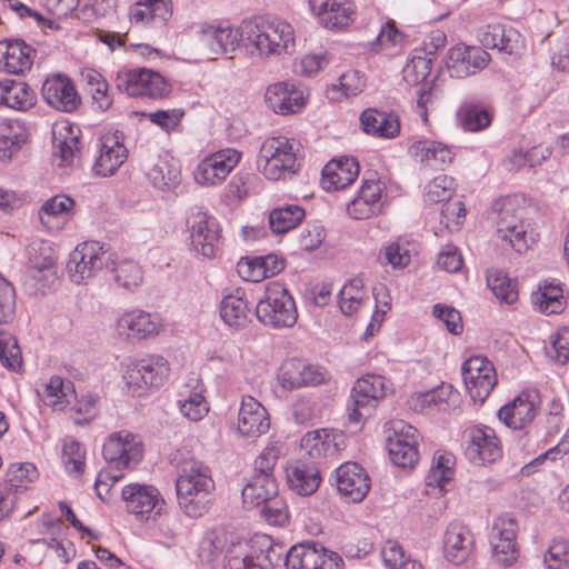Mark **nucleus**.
<instances>
[{
  "mask_svg": "<svg viewBox=\"0 0 569 569\" xmlns=\"http://www.w3.org/2000/svg\"><path fill=\"white\" fill-rule=\"evenodd\" d=\"M385 204V184L377 173L365 176L357 196L347 204V214L353 220H366L381 213Z\"/></svg>",
  "mask_w": 569,
  "mask_h": 569,
  "instance_id": "nucleus-13",
  "label": "nucleus"
},
{
  "mask_svg": "<svg viewBox=\"0 0 569 569\" xmlns=\"http://www.w3.org/2000/svg\"><path fill=\"white\" fill-rule=\"evenodd\" d=\"M34 56L36 50L21 39L0 41V64L8 73L19 74L29 70Z\"/></svg>",
  "mask_w": 569,
  "mask_h": 569,
  "instance_id": "nucleus-34",
  "label": "nucleus"
},
{
  "mask_svg": "<svg viewBox=\"0 0 569 569\" xmlns=\"http://www.w3.org/2000/svg\"><path fill=\"white\" fill-rule=\"evenodd\" d=\"M287 481L298 495L309 496L318 489L321 477L315 463L298 460L288 466Z\"/></svg>",
  "mask_w": 569,
  "mask_h": 569,
  "instance_id": "nucleus-40",
  "label": "nucleus"
},
{
  "mask_svg": "<svg viewBox=\"0 0 569 569\" xmlns=\"http://www.w3.org/2000/svg\"><path fill=\"white\" fill-rule=\"evenodd\" d=\"M72 383L64 380L59 376H53L48 382L43 383L41 389L38 390L39 396L47 406L54 409L62 410L66 405L70 402L72 397Z\"/></svg>",
  "mask_w": 569,
  "mask_h": 569,
  "instance_id": "nucleus-49",
  "label": "nucleus"
},
{
  "mask_svg": "<svg viewBox=\"0 0 569 569\" xmlns=\"http://www.w3.org/2000/svg\"><path fill=\"white\" fill-rule=\"evenodd\" d=\"M54 161L59 167L72 166L80 157V129L69 121L56 122L52 127Z\"/></svg>",
  "mask_w": 569,
  "mask_h": 569,
  "instance_id": "nucleus-27",
  "label": "nucleus"
},
{
  "mask_svg": "<svg viewBox=\"0 0 569 569\" xmlns=\"http://www.w3.org/2000/svg\"><path fill=\"white\" fill-rule=\"evenodd\" d=\"M359 174L355 158L341 157L329 161L322 169L321 183L325 190L336 191L350 186Z\"/></svg>",
  "mask_w": 569,
  "mask_h": 569,
  "instance_id": "nucleus-35",
  "label": "nucleus"
},
{
  "mask_svg": "<svg viewBox=\"0 0 569 569\" xmlns=\"http://www.w3.org/2000/svg\"><path fill=\"white\" fill-rule=\"evenodd\" d=\"M548 569H565L569 566V541L553 540L543 559Z\"/></svg>",
  "mask_w": 569,
  "mask_h": 569,
  "instance_id": "nucleus-64",
  "label": "nucleus"
},
{
  "mask_svg": "<svg viewBox=\"0 0 569 569\" xmlns=\"http://www.w3.org/2000/svg\"><path fill=\"white\" fill-rule=\"evenodd\" d=\"M242 36L260 54L290 53L296 46L293 27L279 18H258L242 23Z\"/></svg>",
  "mask_w": 569,
  "mask_h": 569,
  "instance_id": "nucleus-1",
  "label": "nucleus"
},
{
  "mask_svg": "<svg viewBox=\"0 0 569 569\" xmlns=\"http://www.w3.org/2000/svg\"><path fill=\"white\" fill-rule=\"evenodd\" d=\"M381 556L388 569H423L422 565L413 559L403 547L395 540H388L382 547Z\"/></svg>",
  "mask_w": 569,
  "mask_h": 569,
  "instance_id": "nucleus-54",
  "label": "nucleus"
},
{
  "mask_svg": "<svg viewBox=\"0 0 569 569\" xmlns=\"http://www.w3.org/2000/svg\"><path fill=\"white\" fill-rule=\"evenodd\" d=\"M0 362L12 371H17L22 365V355L17 339L3 331H0Z\"/></svg>",
  "mask_w": 569,
  "mask_h": 569,
  "instance_id": "nucleus-59",
  "label": "nucleus"
},
{
  "mask_svg": "<svg viewBox=\"0 0 569 569\" xmlns=\"http://www.w3.org/2000/svg\"><path fill=\"white\" fill-rule=\"evenodd\" d=\"M251 316L246 295L240 289L224 296L220 302V317L230 328H244L251 321Z\"/></svg>",
  "mask_w": 569,
  "mask_h": 569,
  "instance_id": "nucleus-41",
  "label": "nucleus"
},
{
  "mask_svg": "<svg viewBox=\"0 0 569 569\" xmlns=\"http://www.w3.org/2000/svg\"><path fill=\"white\" fill-rule=\"evenodd\" d=\"M30 276L36 280L56 276L53 251L49 243L36 241L28 247Z\"/></svg>",
  "mask_w": 569,
  "mask_h": 569,
  "instance_id": "nucleus-44",
  "label": "nucleus"
},
{
  "mask_svg": "<svg viewBox=\"0 0 569 569\" xmlns=\"http://www.w3.org/2000/svg\"><path fill=\"white\" fill-rule=\"evenodd\" d=\"M372 295L376 301V311L372 316V321L367 327V335H373V332L379 329L380 323L383 320V316L387 313L391 306V297L385 284L376 286L373 288Z\"/></svg>",
  "mask_w": 569,
  "mask_h": 569,
  "instance_id": "nucleus-63",
  "label": "nucleus"
},
{
  "mask_svg": "<svg viewBox=\"0 0 569 569\" xmlns=\"http://www.w3.org/2000/svg\"><path fill=\"white\" fill-rule=\"evenodd\" d=\"M162 322L158 315L141 309L123 312L117 320V335L126 341L136 342L158 336Z\"/></svg>",
  "mask_w": 569,
  "mask_h": 569,
  "instance_id": "nucleus-19",
  "label": "nucleus"
},
{
  "mask_svg": "<svg viewBox=\"0 0 569 569\" xmlns=\"http://www.w3.org/2000/svg\"><path fill=\"white\" fill-rule=\"evenodd\" d=\"M149 182L161 191L176 189L181 181V169L177 160L164 154L159 156L147 169Z\"/></svg>",
  "mask_w": 569,
  "mask_h": 569,
  "instance_id": "nucleus-37",
  "label": "nucleus"
},
{
  "mask_svg": "<svg viewBox=\"0 0 569 569\" xmlns=\"http://www.w3.org/2000/svg\"><path fill=\"white\" fill-rule=\"evenodd\" d=\"M278 495V485L273 476L253 473L242 489L243 503L259 507Z\"/></svg>",
  "mask_w": 569,
  "mask_h": 569,
  "instance_id": "nucleus-43",
  "label": "nucleus"
},
{
  "mask_svg": "<svg viewBox=\"0 0 569 569\" xmlns=\"http://www.w3.org/2000/svg\"><path fill=\"white\" fill-rule=\"evenodd\" d=\"M180 412L191 421L201 420L209 411L208 402L201 392H189L187 398L179 400Z\"/></svg>",
  "mask_w": 569,
  "mask_h": 569,
  "instance_id": "nucleus-62",
  "label": "nucleus"
},
{
  "mask_svg": "<svg viewBox=\"0 0 569 569\" xmlns=\"http://www.w3.org/2000/svg\"><path fill=\"white\" fill-rule=\"evenodd\" d=\"M473 535L468 526L453 521L448 525L442 539L445 558L453 565H462L473 552Z\"/></svg>",
  "mask_w": 569,
  "mask_h": 569,
  "instance_id": "nucleus-26",
  "label": "nucleus"
},
{
  "mask_svg": "<svg viewBox=\"0 0 569 569\" xmlns=\"http://www.w3.org/2000/svg\"><path fill=\"white\" fill-rule=\"evenodd\" d=\"M453 178L449 176L441 174L436 177L426 187V201L431 203L448 201L453 193Z\"/></svg>",
  "mask_w": 569,
  "mask_h": 569,
  "instance_id": "nucleus-61",
  "label": "nucleus"
},
{
  "mask_svg": "<svg viewBox=\"0 0 569 569\" xmlns=\"http://www.w3.org/2000/svg\"><path fill=\"white\" fill-rule=\"evenodd\" d=\"M191 244L204 258H214L220 250L221 229L213 216L203 211L192 213L189 220Z\"/></svg>",
  "mask_w": 569,
  "mask_h": 569,
  "instance_id": "nucleus-18",
  "label": "nucleus"
},
{
  "mask_svg": "<svg viewBox=\"0 0 569 569\" xmlns=\"http://www.w3.org/2000/svg\"><path fill=\"white\" fill-rule=\"evenodd\" d=\"M523 208L519 200L507 198L503 200L497 219V233L515 251L523 252L529 248L532 238L528 236L522 223Z\"/></svg>",
  "mask_w": 569,
  "mask_h": 569,
  "instance_id": "nucleus-9",
  "label": "nucleus"
},
{
  "mask_svg": "<svg viewBox=\"0 0 569 569\" xmlns=\"http://www.w3.org/2000/svg\"><path fill=\"white\" fill-rule=\"evenodd\" d=\"M412 151L417 161L432 169H441L452 161L450 148L438 141H418Z\"/></svg>",
  "mask_w": 569,
  "mask_h": 569,
  "instance_id": "nucleus-45",
  "label": "nucleus"
},
{
  "mask_svg": "<svg viewBox=\"0 0 569 569\" xmlns=\"http://www.w3.org/2000/svg\"><path fill=\"white\" fill-rule=\"evenodd\" d=\"M259 322L272 329L292 328L298 320L296 302L288 288L278 281L266 284L254 312Z\"/></svg>",
  "mask_w": 569,
  "mask_h": 569,
  "instance_id": "nucleus-3",
  "label": "nucleus"
},
{
  "mask_svg": "<svg viewBox=\"0 0 569 569\" xmlns=\"http://www.w3.org/2000/svg\"><path fill=\"white\" fill-rule=\"evenodd\" d=\"M118 90L129 97L163 98L170 92V84L157 71L147 68L122 69L116 77Z\"/></svg>",
  "mask_w": 569,
  "mask_h": 569,
  "instance_id": "nucleus-7",
  "label": "nucleus"
},
{
  "mask_svg": "<svg viewBox=\"0 0 569 569\" xmlns=\"http://www.w3.org/2000/svg\"><path fill=\"white\" fill-rule=\"evenodd\" d=\"M419 432L405 421L392 425V433L387 439V448L391 461L401 468H413L419 461Z\"/></svg>",
  "mask_w": 569,
  "mask_h": 569,
  "instance_id": "nucleus-14",
  "label": "nucleus"
},
{
  "mask_svg": "<svg viewBox=\"0 0 569 569\" xmlns=\"http://www.w3.org/2000/svg\"><path fill=\"white\" fill-rule=\"evenodd\" d=\"M532 302L537 310L545 315L561 313L567 305L562 287L556 282L539 286L538 291L532 295Z\"/></svg>",
  "mask_w": 569,
  "mask_h": 569,
  "instance_id": "nucleus-46",
  "label": "nucleus"
},
{
  "mask_svg": "<svg viewBox=\"0 0 569 569\" xmlns=\"http://www.w3.org/2000/svg\"><path fill=\"white\" fill-rule=\"evenodd\" d=\"M277 380L286 391H292L305 387H316L325 383L327 371L316 365H310L301 359L291 358L282 362Z\"/></svg>",
  "mask_w": 569,
  "mask_h": 569,
  "instance_id": "nucleus-17",
  "label": "nucleus"
},
{
  "mask_svg": "<svg viewBox=\"0 0 569 569\" xmlns=\"http://www.w3.org/2000/svg\"><path fill=\"white\" fill-rule=\"evenodd\" d=\"M487 283L500 302L511 305L518 300V282L508 277L503 270H490L487 274Z\"/></svg>",
  "mask_w": 569,
  "mask_h": 569,
  "instance_id": "nucleus-51",
  "label": "nucleus"
},
{
  "mask_svg": "<svg viewBox=\"0 0 569 569\" xmlns=\"http://www.w3.org/2000/svg\"><path fill=\"white\" fill-rule=\"evenodd\" d=\"M467 452L471 460L491 463L501 458V443L491 427L473 426L467 430Z\"/></svg>",
  "mask_w": 569,
  "mask_h": 569,
  "instance_id": "nucleus-25",
  "label": "nucleus"
},
{
  "mask_svg": "<svg viewBox=\"0 0 569 569\" xmlns=\"http://www.w3.org/2000/svg\"><path fill=\"white\" fill-rule=\"evenodd\" d=\"M463 383L473 401L483 402L497 383L493 365L482 356L467 359L461 369Z\"/></svg>",
  "mask_w": 569,
  "mask_h": 569,
  "instance_id": "nucleus-15",
  "label": "nucleus"
},
{
  "mask_svg": "<svg viewBox=\"0 0 569 569\" xmlns=\"http://www.w3.org/2000/svg\"><path fill=\"white\" fill-rule=\"evenodd\" d=\"M490 60L483 48L458 43L448 50L446 68L451 78L465 79L483 70Z\"/></svg>",
  "mask_w": 569,
  "mask_h": 569,
  "instance_id": "nucleus-16",
  "label": "nucleus"
},
{
  "mask_svg": "<svg viewBox=\"0 0 569 569\" xmlns=\"http://www.w3.org/2000/svg\"><path fill=\"white\" fill-rule=\"evenodd\" d=\"M34 102L36 93L26 82L12 79L0 80V106L24 111Z\"/></svg>",
  "mask_w": 569,
  "mask_h": 569,
  "instance_id": "nucleus-42",
  "label": "nucleus"
},
{
  "mask_svg": "<svg viewBox=\"0 0 569 569\" xmlns=\"http://www.w3.org/2000/svg\"><path fill=\"white\" fill-rule=\"evenodd\" d=\"M456 458L451 452L437 451L433 455L430 470L426 476L428 493L442 495L455 478Z\"/></svg>",
  "mask_w": 569,
  "mask_h": 569,
  "instance_id": "nucleus-36",
  "label": "nucleus"
},
{
  "mask_svg": "<svg viewBox=\"0 0 569 569\" xmlns=\"http://www.w3.org/2000/svg\"><path fill=\"white\" fill-rule=\"evenodd\" d=\"M109 268L114 282L128 291H132L143 282V270L134 260L127 258L114 260L111 258Z\"/></svg>",
  "mask_w": 569,
  "mask_h": 569,
  "instance_id": "nucleus-47",
  "label": "nucleus"
},
{
  "mask_svg": "<svg viewBox=\"0 0 569 569\" xmlns=\"http://www.w3.org/2000/svg\"><path fill=\"white\" fill-rule=\"evenodd\" d=\"M298 143L283 136L267 138L260 148L258 164L269 180L286 179L299 168Z\"/></svg>",
  "mask_w": 569,
  "mask_h": 569,
  "instance_id": "nucleus-4",
  "label": "nucleus"
},
{
  "mask_svg": "<svg viewBox=\"0 0 569 569\" xmlns=\"http://www.w3.org/2000/svg\"><path fill=\"white\" fill-rule=\"evenodd\" d=\"M76 202L66 194H57L46 200L39 210L41 224L49 231H60L72 219Z\"/></svg>",
  "mask_w": 569,
  "mask_h": 569,
  "instance_id": "nucleus-33",
  "label": "nucleus"
},
{
  "mask_svg": "<svg viewBox=\"0 0 569 569\" xmlns=\"http://www.w3.org/2000/svg\"><path fill=\"white\" fill-rule=\"evenodd\" d=\"M102 453L117 468H127L141 460L143 447L138 436L124 430L109 436L103 443Z\"/></svg>",
  "mask_w": 569,
  "mask_h": 569,
  "instance_id": "nucleus-20",
  "label": "nucleus"
},
{
  "mask_svg": "<svg viewBox=\"0 0 569 569\" xmlns=\"http://www.w3.org/2000/svg\"><path fill=\"white\" fill-rule=\"evenodd\" d=\"M336 486L342 497L351 502H360L370 490V478L357 462H346L336 469Z\"/></svg>",
  "mask_w": 569,
  "mask_h": 569,
  "instance_id": "nucleus-24",
  "label": "nucleus"
},
{
  "mask_svg": "<svg viewBox=\"0 0 569 569\" xmlns=\"http://www.w3.org/2000/svg\"><path fill=\"white\" fill-rule=\"evenodd\" d=\"M127 159V148L116 136H106L101 140L100 153L93 171L101 177L112 176Z\"/></svg>",
  "mask_w": 569,
  "mask_h": 569,
  "instance_id": "nucleus-39",
  "label": "nucleus"
},
{
  "mask_svg": "<svg viewBox=\"0 0 569 569\" xmlns=\"http://www.w3.org/2000/svg\"><path fill=\"white\" fill-rule=\"evenodd\" d=\"M260 515L273 526L283 527L289 522L287 503L279 495L262 505Z\"/></svg>",
  "mask_w": 569,
  "mask_h": 569,
  "instance_id": "nucleus-60",
  "label": "nucleus"
},
{
  "mask_svg": "<svg viewBox=\"0 0 569 569\" xmlns=\"http://www.w3.org/2000/svg\"><path fill=\"white\" fill-rule=\"evenodd\" d=\"M241 40H243L242 24L238 29L229 26H209L200 31L198 46L203 56L213 59L216 54L234 51Z\"/></svg>",
  "mask_w": 569,
  "mask_h": 569,
  "instance_id": "nucleus-22",
  "label": "nucleus"
},
{
  "mask_svg": "<svg viewBox=\"0 0 569 569\" xmlns=\"http://www.w3.org/2000/svg\"><path fill=\"white\" fill-rule=\"evenodd\" d=\"M459 117L462 128L471 132L482 130L491 122L490 113L478 104H466L461 107Z\"/></svg>",
  "mask_w": 569,
  "mask_h": 569,
  "instance_id": "nucleus-58",
  "label": "nucleus"
},
{
  "mask_svg": "<svg viewBox=\"0 0 569 569\" xmlns=\"http://www.w3.org/2000/svg\"><path fill=\"white\" fill-rule=\"evenodd\" d=\"M369 297L360 278L350 279L339 291L338 305L346 316L356 315Z\"/></svg>",
  "mask_w": 569,
  "mask_h": 569,
  "instance_id": "nucleus-48",
  "label": "nucleus"
},
{
  "mask_svg": "<svg viewBox=\"0 0 569 569\" xmlns=\"http://www.w3.org/2000/svg\"><path fill=\"white\" fill-rule=\"evenodd\" d=\"M112 253L97 241L83 242L71 252L67 263L70 279L74 283L93 277L103 266L109 268Z\"/></svg>",
  "mask_w": 569,
  "mask_h": 569,
  "instance_id": "nucleus-8",
  "label": "nucleus"
},
{
  "mask_svg": "<svg viewBox=\"0 0 569 569\" xmlns=\"http://www.w3.org/2000/svg\"><path fill=\"white\" fill-rule=\"evenodd\" d=\"M363 131L373 137L392 139L400 132L399 117L393 112L366 109L360 116Z\"/></svg>",
  "mask_w": 569,
  "mask_h": 569,
  "instance_id": "nucleus-38",
  "label": "nucleus"
},
{
  "mask_svg": "<svg viewBox=\"0 0 569 569\" xmlns=\"http://www.w3.org/2000/svg\"><path fill=\"white\" fill-rule=\"evenodd\" d=\"M41 94L49 106L63 112H72L80 103V97L73 83L62 74L47 78L42 84Z\"/></svg>",
  "mask_w": 569,
  "mask_h": 569,
  "instance_id": "nucleus-29",
  "label": "nucleus"
},
{
  "mask_svg": "<svg viewBox=\"0 0 569 569\" xmlns=\"http://www.w3.org/2000/svg\"><path fill=\"white\" fill-rule=\"evenodd\" d=\"M214 489H202L191 493L177 495L183 513L190 518H200L206 515L212 503Z\"/></svg>",
  "mask_w": 569,
  "mask_h": 569,
  "instance_id": "nucleus-53",
  "label": "nucleus"
},
{
  "mask_svg": "<svg viewBox=\"0 0 569 569\" xmlns=\"http://www.w3.org/2000/svg\"><path fill=\"white\" fill-rule=\"evenodd\" d=\"M24 141V130L18 122H0V160L10 159Z\"/></svg>",
  "mask_w": 569,
  "mask_h": 569,
  "instance_id": "nucleus-52",
  "label": "nucleus"
},
{
  "mask_svg": "<svg viewBox=\"0 0 569 569\" xmlns=\"http://www.w3.org/2000/svg\"><path fill=\"white\" fill-rule=\"evenodd\" d=\"M241 160V152L224 148L204 157L193 170L194 181L202 187L221 184Z\"/></svg>",
  "mask_w": 569,
  "mask_h": 569,
  "instance_id": "nucleus-12",
  "label": "nucleus"
},
{
  "mask_svg": "<svg viewBox=\"0 0 569 569\" xmlns=\"http://www.w3.org/2000/svg\"><path fill=\"white\" fill-rule=\"evenodd\" d=\"M170 373L169 361L161 355H147L126 365L123 381L128 393L140 397L150 388L164 383Z\"/></svg>",
  "mask_w": 569,
  "mask_h": 569,
  "instance_id": "nucleus-5",
  "label": "nucleus"
},
{
  "mask_svg": "<svg viewBox=\"0 0 569 569\" xmlns=\"http://www.w3.org/2000/svg\"><path fill=\"white\" fill-rule=\"evenodd\" d=\"M301 448L313 459L336 452L333 436L323 429L306 433L301 439Z\"/></svg>",
  "mask_w": 569,
  "mask_h": 569,
  "instance_id": "nucleus-55",
  "label": "nucleus"
},
{
  "mask_svg": "<svg viewBox=\"0 0 569 569\" xmlns=\"http://www.w3.org/2000/svg\"><path fill=\"white\" fill-rule=\"evenodd\" d=\"M539 411V397L532 392H521L512 401L502 406L498 418L508 428L520 430L529 426Z\"/></svg>",
  "mask_w": 569,
  "mask_h": 569,
  "instance_id": "nucleus-23",
  "label": "nucleus"
},
{
  "mask_svg": "<svg viewBox=\"0 0 569 569\" xmlns=\"http://www.w3.org/2000/svg\"><path fill=\"white\" fill-rule=\"evenodd\" d=\"M307 96L293 81H279L270 84L264 93L267 106L278 114L296 113L306 104Z\"/></svg>",
  "mask_w": 569,
  "mask_h": 569,
  "instance_id": "nucleus-21",
  "label": "nucleus"
},
{
  "mask_svg": "<svg viewBox=\"0 0 569 569\" xmlns=\"http://www.w3.org/2000/svg\"><path fill=\"white\" fill-rule=\"evenodd\" d=\"M270 429L268 410L253 397L244 396L238 412L237 430L248 438H257Z\"/></svg>",
  "mask_w": 569,
  "mask_h": 569,
  "instance_id": "nucleus-28",
  "label": "nucleus"
},
{
  "mask_svg": "<svg viewBox=\"0 0 569 569\" xmlns=\"http://www.w3.org/2000/svg\"><path fill=\"white\" fill-rule=\"evenodd\" d=\"M83 81L89 87L92 98L98 108L107 110L112 104V99L109 94V84L101 73L93 69H86L81 72Z\"/></svg>",
  "mask_w": 569,
  "mask_h": 569,
  "instance_id": "nucleus-56",
  "label": "nucleus"
},
{
  "mask_svg": "<svg viewBox=\"0 0 569 569\" xmlns=\"http://www.w3.org/2000/svg\"><path fill=\"white\" fill-rule=\"evenodd\" d=\"M479 41L486 48L497 49L508 54L518 53L523 48L520 32L502 23L487 24L479 34Z\"/></svg>",
  "mask_w": 569,
  "mask_h": 569,
  "instance_id": "nucleus-32",
  "label": "nucleus"
},
{
  "mask_svg": "<svg viewBox=\"0 0 569 569\" xmlns=\"http://www.w3.org/2000/svg\"><path fill=\"white\" fill-rule=\"evenodd\" d=\"M310 9L327 29L347 27L355 16L349 0H309Z\"/></svg>",
  "mask_w": 569,
  "mask_h": 569,
  "instance_id": "nucleus-30",
  "label": "nucleus"
},
{
  "mask_svg": "<svg viewBox=\"0 0 569 569\" xmlns=\"http://www.w3.org/2000/svg\"><path fill=\"white\" fill-rule=\"evenodd\" d=\"M121 499L126 511L139 520H148L160 515L166 505L154 486L139 482L126 485L121 491Z\"/></svg>",
  "mask_w": 569,
  "mask_h": 569,
  "instance_id": "nucleus-11",
  "label": "nucleus"
},
{
  "mask_svg": "<svg viewBox=\"0 0 569 569\" xmlns=\"http://www.w3.org/2000/svg\"><path fill=\"white\" fill-rule=\"evenodd\" d=\"M286 569H342V558L333 551L315 543L292 546L284 558Z\"/></svg>",
  "mask_w": 569,
  "mask_h": 569,
  "instance_id": "nucleus-10",
  "label": "nucleus"
},
{
  "mask_svg": "<svg viewBox=\"0 0 569 569\" xmlns=\"http://www.w3.org/2000/svg\"><path fill=\"white\" fill-rule=\"evenodd\" d=\"M413 246L409 241L397 240L387 243L380 251V258L392 268L407 267L412 257Z\"/></svg>",
  "mask_w": 569,
  "mask_h": 569,
  "instance_id": "nucleus-57",
  "label": "nucleus"
},
{
  "mask_svg": "<svg viewBox=\"0 0 569 569\" xmlns=\"http://www.w3.org/2000/svg\"><path fill=\"white\" fill-rule=\"evenodd\" d=\"M305 218V210L296 204L274 208L269 213V224L272 232L286 233L296 228Z\"/></svg>",
  "mask_w": 569,
  "mask_h": 569,
  "instance_id": "nucleus-50",
  "label": "nucleus"
},
{
  "mask_svg": "<svg viewBox=\"0 0 569 569\" xmlns=\"http://www.w3.org/2000/svg\"><path fill=\"white\" fill-rule=\"evenodd\" d=\"M202 489H214L210 468L199 460L183 461L176 481L177 495L191 493Z\"/></svg>",
  "mask_w": 569,
  "mask_h": 569,
  "instance_id": "nucleus-31",
  "label": "nucleus"
},
{
  "mask_svg": "<svg viewBox=\"0 0 569 569\" xmlns=\"http://www.w3.org/2000/svg\"><path fill=\"white\" fill-rule=\"evenodd\" d=\"M392 391L389 379L379 375H366L359 378L350 393L348 417L350 422L360 423L369 417L377 403Z\"/></svg>",
  "mask_w": 569,
  "mask_h": 569,
  "instance_id": "nucleus-6",
  "label": "nucleus"
},
{
  "mask_svg": "<svg viewBox=\"0 0 569 569\" xmlns=\"http://www.w3.org/2000/svg\"><path fill=\"white\" fill-rule=\"evenodd\" d=\"M283 550L266 535L232 543L224 557V569H276L283 559Z\"/></svg>",
  "mask_w": 569,
  "mask_h": 569,
  "instance_id": "nucleus-2",
  "label": "nucleus"
}]
</instances>
